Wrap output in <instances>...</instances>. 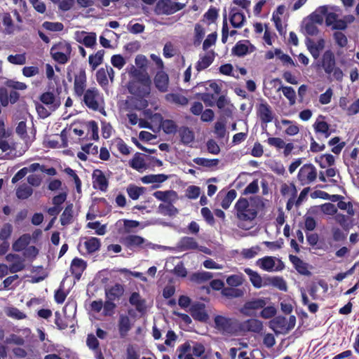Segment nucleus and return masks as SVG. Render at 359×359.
Wrapping results in <instances>:
<instances>
[{"label":"nucleus","mask_w":359,"mask_h":359,"mask_svg":"<svg viewBox=\"0 0 359 359\" xmlns=\"http://www.w3.org/2000/svg\"><path fill=\"white\" fill-rule=\"evenodd\" d=\"M237 218L241 221H252L257 215V209L245 198H240L234 205Z\"/></svg>","instance_id":"obj_1"},{"label":"nucleus","mask_w":359,"mask_h":359,"mask_svg":"<svg viewBox=\"0 0 359 359\" xmlns=\"http://www.w3.org/2000/svg\"><path fill=\"white\" fill-rule=\"evenodd\" d=\"M71 53L70 43L65 41L53 45L50 50L53 59L62 65L66 64L69 60Z\"/></svg>","instance_id":"obj_2"},{"label":"nucleus","mask_w":359,"mask_h":359,"mask_svg":"<svg viewBox=\"0 0 359 359\" xmlns=\"http://www.w3.org/2000/svg\"><path fill=\"white\" fill-rule=\"evenodd\" d=\"M214 323L215 329L223 334H233L238 330V320L233 318L217 315Z\"/></svg>","instance_id":"obj_3"},{"label":"nucleus","mask_w":359,"mask_h":359,"mask_svg":"<svg viewBox=\"0 0 359 359\" xmlns=\"http://www.w3.org/2000/svg\"><path fill=\"white\" fill-rule=\"evenodd\" d=\"M121 243L126 248L132 250L151 248L152 245L151 243L149 242L143 237L134 234H130L122 237L121 238Z\"/></svg>","instance_id":"obj_4"},{"label":"nucleus","mask_w":359,"mask_h":359,"mask_svg":"<svg viewBox=\"0 0 359 359\" xmlns=\"http://www.w3.org/2000/svg\"><path fill=\"white\" fill-rule=\"evenodd\" d=\"M184 4L171 0H158L154 11L157 15H171L184 8Z\"/></svg>","instance_id":"obj_5"},{"label":"nucleus","mask_w":359,"mask_h":359,"mask_svg":"<svg viewBox=\"0 0 359 359\" xmlns=\"http://www.w3.org/2000/svg\"><path fill=\"white\" fill-rule=\"evenodd\" d=\"M257 265L266 271H282L284 267V263L273 257H264L257 261Z\"/></svg>","instance_id":"obj_6"},{"label":"nucleus","mask_w":359,"mask_h":359,"mask_svg":"<svg viewBox=\"0 0 359 359\" xmlns=\"http://www.w3.org/2000/svg\"><path fill=\"white\" fill-rule=\"evenodd\" d=\"M297 177L302 185L309 184L317 177L316 168L311 163L305 164L299 169Z\"/></svg>","instance_id":"obj_7"},{"label":"nucleus","mask_w":359,"mask_h":359,"mask_svg":"<svg viewBox=\"0 0 359 359\" xmlns=\"http://www.w3.org/2000/svg\"><path fill=\"white\" fill-rule=\"evenodd\" d=\"M267 304L266 298L253 299L246 302L241 309V313L245 316H252L255 315L254 311L262 309Z\"/></svg>","instance_id":"obj_8"},{"label":"nucleus","mask_w":359,"mask_h":359,"mask_svg":"<svg viewBox=\"0 0 359 359\" xmlns=\"http://www.w3.org/2000/svg\"><path fill=\"white\" fill-rule=\"evenodd\" d=\"M83 95V102L85 104L93 111L99 109L100 93L97 88H90L86 90Z\"/></svg>","instance_id":"obj_9"},{"label":"nucleus","mask_w":359,"mask_h":359,"mask_svg":"<svg viewBox=\"0 0 359 359\" xmlns=\"http://www.w3.org/2000/svg\"><path fill=\"white\" fill-rule=\"evenodd\" d=\"M257 116L260 118L262 123L265 124V126L262 125L263 130H266V124L273 121V114L271 110V107L266 102H264L259 104L257 107Z\"/></svg>","instance_id":"obj_10"},{"label":"nucleus","mask_w":359,"mask_h":359,"mask_svg":"<svg viewBox=\"0 0 359 359\" xmlns=\"http://www.w3.org/2000/svg\"><path fill=\"white\" fill-rule=\"evenodd\" d=\"M287 320L285 317L278 316L271 320L269 323V327L276 333V334H286L290 332L287 326Z\"/></svg>","instance_id":"obj_11"},{"label":"nucleus","mask_w":359,"mask_h":359,"mask_svg":"<svg viewBox=\"0 0 359 359\" xmlns=\"http://www.w3.org/2000/svg\"><path fill=\"white\" fill-rule=\"evenodd\" d=\"M318 66L322 67L327 74H332V71L336 67L335 57L332 50H327L323 53Z\"/></svg>","instance_id":"obj_12"},{"label":"nucleus","mask_w":359,"mask_h":359,"mask_svg":"<svg viewBox=\"0 0 359 359\" xmlns=\"http://www.w3.org/2000/svg\"><path fill=\"white\" fill-rule=\"evenodd\" d=\"M87 77L84 69H81L77 74L75 75L74 82V90L75 95L81 97L85 92L86 87Z\"/></svg>","instance_id":"obj_13"},{"label":"nucleus","mask_w":359,"mask_h":359,"mask_svg":"<svg viewBox=\"0 0 359 359\" xmlns=\"http://www.w3.org/2000/svg\"><path fill=\"white\" fill-rule=\"evenodd\" d=\"M305 44L307 50L309 51L312 57L315 60H317L320 56V52L325 47V41L324 39H320L317 41V43H316L312 39L306 37L305 39Z\"/></svg>","instance_id":"obj_14"},{"label":"nucleus","mask_w":359,"mask_h":359,"mask_svg":"<svg viewBox=\"0 0 359 359\" xmlns=\"http://www.w3.org/2000/svg\"><path fill=\"white\" fill-rule=\"evenodd\" d=\"M239 327L244 332L260 333L263 330V323L256 318H250L241 323Z\"/></svg>","instance_id":"obj_15"},{"label":"nucleus","mask_w":359,"mask_h":359,"mask_svg":"<svg viewBox=\"0 0 359 359\" xmlns=\"http://www.w3.org/2000/svg\"><path fill=\"white\" fill-rule=\"evenodd\" d=\"M39 100L42 104L46 105L52 111L57 110L61 104L60 97H55L52 92L42 93L39 97Z\"/></svg>","instance_id":"obj_16"},{"label":"nucleus","mask_w":359,"mask_h":359,"mask_svg":"<svg viewBox=\"0 0 359 359\" xmlns=\"http://www.w3.org/2000/svg\"><path fill=\"white\" fill-rule=\"evenodd\" d=\"M154 83L159 92L166 93L168 90L169 86V76L168 74L162 70L157 72L154 79Z\"/></svg>","instance_id":"obj_17"},{"label":"nucleus","mask_w":359,"mask_h":359,"mask_svg":"<svg viewBox=\"0 0 359 359\" xmlns=\"http://www.w3.org/2000/svg\"><path fill=\"white\" fill-rule=\"evenodd\" d=\"M255 48L250 44L249 41H238L232 48V54L243 57L244 55L250 53L255 50Z\"/></svg>","instance_id":"obj_18"},{"label":"nucleus","mask_w":359,"mask_h":359,"mask_svg":"<svg viewBox=\"0 0 359 359\" xmlns=\"http://www.w3.org/2000/svg\"><path fill=\"white\" fill-rule=\"evenodd\" d=\"M93 183L95 188L105 191L108 187V180L100 170L96 169L93 172Z\"/></svg>","instance_id":"obj_19"},{"label":"nucleus","mask_w":359,"mask_h":359,"mask_svg":"<svg viewBox=\"0 0 359 359\" xmlns=\"http://www.w3.org/2000/svg\"><path fill=\"white\" fill-rule=\"evenodd\" d=\"M325 116L319 115L316 121L313 125V129L316 133H320L327 138L332 134V130L330 129V125L323 121Z\"/></svg>","instance_id":"obj_20"},{"label":"nucleus","mask_w":359,"mask_h":359,"mask_svg":"<svg viewBox=\"0 0 359 359\" xmlns=\"http://www.w3.org/2000/svg\"><path fill=\"white\" fill-rule=\"evenodd\" d=\"M86 266L87 264L83 259L78 257L73 259L70 266V271L75 279L79 280L81 278Z\"/></svg>","instance_id":"obj_21"},{"label":"nucleus","mask_w":359,"mask_h":359,"mask_svg":"<svg viewBox=\"0 0 359 359\" xmlns=\"http://www.w3.org/2000/svg\"><path fill=\"white\" fill-rule=\"evenodd\" d=\"M191 315L194 320L200 322H205L208 319V315L205 310L203 304H196L191 308Z\"/></svg>","instance_id":"obj_22"},{"label":"nucleus","mask_w":359,"mask_h":359,"mask_svg":"<svg viewBox=\"0 0 359 359\" xmlns=\"http://www.w3.org/2000/svg\"><path fill=\"white\" fill-rule=\"evenodd\" d=\"M129 303L134 306L139 313H144L146 311V301L142 299L139 292H133L130 298Z\"/></svg>","instance_id":"obj_23"},{"label":"nucleus","mask_w":359,"mask_h":359,"mask_svg":"<svg viewBox=\"0 0 359 359\" xmlns=\"http://www.w3.org/2000/svg\"><path fill=\"white\" fill-rule=\"evenodd\" d=\"M118 328L121 337H125L128 334V332L132 328L130 320L128 316L124 314H121L119 316Z\"/></svg>","instance_id":"obj_24"},{"label":"nucleus","mask_w":359,"mask_h":359,"mask_svg":"<svg viewBox=\"0 0 359 359\" xmlns=\"http://www.w3.org/2000/svg\"><path fill=\"white\" fill-rule=\"evenodd\" d=\"M124 292V287L120 283H116L110 288L105 289V295L107 299L111 300L118 299Z\"/></svg>","instance_id":"obj_25"},{"label":"nucleus","mask_w":359,"mask_h":359,"mask_svg":"<svg viewBox=\"0 0 359 359\" xmlns=\"http://www.w3.org/2000/svg\"><path fill=\"white\" fill-rule=\"evenodd\" d=\"M244 271L249 276L250 280L255 287L261 288L263 286L267 285L266 280L263 283L261 276L257 271L250 268H245Z\"/></svg>","instance_id":"obj_26"},{"label":"nucleus","mask_w":359,"mask_h":359,"mask_svg":"<svg viewBox=\"0 0 359 359\" xmlns=\"http://www.w3.org/2000/svg\"><path fill=\"white\" fill-rule=\"evenodd\" d=\"M290 261L294 265L295 269L302 275H310L311 273L307 269V265L305 262H304L302 259H300L297 256L290 255H289Z\"/></svg>","instance_id":"obj_27"},{"label":"nucleus","mask_w":359,"mask_h":359,"mask_svg":"<svg viewBox=\"0 0 359 359\" xmlns=\"http://www.w3.org/2000/svg\"><path fill=\"white\" fill-rule=\"evenodd\" d=\"M327 7L326 6H320L313 13H312L307 19L316 25H322L324 16L327 14Z\"/></svg>","instance_id":"obj_28"},{"label":"nucleus","mask_w":359,"mask_h":359,"mask_svg":"<svg viewBox=\"0 0 359 359\" xmlns=\"http://www.w3.org/2000/svg\"><path fill=\"white\" fill-rule=\"evenodd\" d=\"M153 196L159 201L165 203L173 201L177 198V193L175 191H157L153 194Z\"/></svg>","instance_id":"obj_29"},{"label":"nucleus","mask_w":359,"mask_h":359,"mask_svg":"<svg viewBox=\"0 0 359 359\" xmlns=\"http://www.w3.org/2000/svg\"><path fill=\"white\" fill-rule=\"evenodd\" d=\"M178 133L182 144L188 145L194 140V133L187 126L179 128Z\"/></svg>","instance_id":"obj_30"},{"label":"nucleus","mask_w":359,"mask_h":359,"mask_svg":"<svg viewBox=\"0 0 359 359\" xmlns=\"http://www.w3.org/2000/svg\"><path fill=\"white\" fill-rule=\"evenodd\" d=\"M82 39H78V42L83 43L87 48H93L97 43L96 34L95 32H81Z\"/></svg>","instance_id":"obj_31"},{"label":"nucleus","mask_w":359,"mask_h":359,"mask_svg":"<svg viewBox=\"0 0 359 359\" xmlns=\"http://www.w3.org/2000/svg\"><path fill=\"white\" fill-rule=\"evenodd\" d=\"M129 165L131 168L139 172L147 168L142 154L139 152L134 155L133 158L129 161Z\"/></svg>","instance_id":"obj_32"},{"label":"nucleus","mask_w":359,"mask_h":359,"mask_svg":"<svg viewBox=\"0 0 359 359\" xmlns=\"http://www.w3.org/2000/svg\"><path fill=\"white\" fill-rule=\"evenodd\" d=\"M30 240L31 237L29 234H23L13 243V250L15 252L22 251L29 244Z\"/></svg>","instance_id":"obj_33"},{"label":"nucleus","mask_w":359,"mask_h":359,"mask_svg":"<svg viewBox=\"0 0 359 359\" xmlns=\"http://www.w3.org/2000/svg\"><path fill=\"white\" fill-rule=\"evenodd\" d=\"M104 53L105 51L104 50H100L96 53L89 56L88 62L92 70L96 69V68L103 62Z\"/></svg>","instance_id":"obj_34"},{"label":"nucleus","mask_w":359,"mask_h":359,"mask_svg":"<svg viewBox=\"0 0 359 359\" xmlns=\"http://www.w3.org/2000/svg\"><path fill=\"white\" fill-rule=\"evenodd\" d=\"M158 212L163 215L175 216L178 213V210L172 204V202L168 203H161L158 208Z\"/></svg>","instance_id":"obj_35"},{"label":"nucleus","mask_w":359,"mask_h":359,"mask_svg":"<svg viewBox=\"0 0 359 359\" xmlns=\"http://www.w3.org/2000/svg\"><path fill=\"white\" fill-rule=\"evenodd\" d=\"M179 247L182 250H195L198 245L194 238L184 236L180 239Z\"/></svg>","instance_id":"obj_36"},{"label":"nucleus","mask_w":359,"mask_h":359,"mask_svg":"<svg viewBox=\"0 0 359 359\" xmlns=\"http://www.w3.org/2000/svg\"><path fill=\"white\" fill-rule=\"evenodd\" d=\"M221 294L222 296L226 297V298L233 299L243 296L244 292L243 290L239 288L226 287L222 290Z\"/></svg>","instance_id":"obj_37"},{"label":"nucleus","mask_w":359,"mask_h":359,"mask_svg":"<svg viewBox=\"0 0 359 359\" xmlns=\"http://www.w3.org/2000/svg\"><path fill=\"white\" fill-rule=\"evenodd\" d=\"M168 175L164 174L148 175L142 177L141 181L144 184L162 183L167 180Z\"/></svg>","instance_id":"obj_38"},{"label":"nucleus","mask_w":359,"mask_h":359,"mask_svg":"<svg viewBox=\"0 0 359 359\" xmlns=\"http://www.w3.org/2000/svg\"><path fill=\"white\" fill-rule=\"evenodd\" d=\"M84 245L88 252L92 254L100 250L101 246L100 240L95 237H90L84 242Z\"/></svg>","instance_id":"obj_39"},{"label":"nucleus","mask_w":359,"mask_h":359,"mask_svg":"<svg viewBox=\"0 0 359 359\" xmlns=\"http://www.w3.org/2000/svg\"><path fill=\"white\" fill-rule=\"evenodd\" d=\"M32 194L33 189L26 184H21L16 189V196L21 200L28 198Z\"/></svg>","instance_id":"obj_40"},{"label":"nucleus","mask_w":359,"mask_h":359,"mask_svg":"<svg viewBox=\"0 0 359 359\" xmlns=\"http://www.w3.org/2000/svg\"><path fill=\"white\" fill-rule=\"evenodd\" d=\"M214 57L210 55H205L201 57L196 65V70L199 72L208 68L213 62Z\"/></svg>","instance_id":"obj_41"},{"label":"nucleus","mask_w":359,"mask_h":359,"mask_svg":"<svg viewBox=\"0 0 359 359\" xmlns=\"http://www.w3.org/2000/svg\"><path fill=\"white\" fill-rule=\"evenodd\" d=\"M282 91L284 96L289 100L290 104L293 105L296 102V93L291 86H283L278 88V91Z\"/></svg>","instance_id":"obj_42"},{"label":"nucleus","mask_w":359,"mask_h":359,"mask_svg":"<svg viewBox=\"0 0 359 359\" xmlns=\"http://www.w3.org/2000/svg\"><path fill=\"white\" fill-rule=\"evenodd\" d=\"M1 17L2 19V22L6 27L5 33L8 34H13L14 32V25L10 13H4L1 14Z\"/></svg>","instance_id":"obj_43"},{"label":"nucleus","mask_w":359,"mask_h":359,"mask_svg":"<svg viewBox=\"0 0 359 359\" xmlns=\"http://www.w3.org/2000/svg\"><path fill=\"white\" fill-rule=\"evenodd\" d=\"M267 285H271L273 287L278 288L280 290L286 291L287 290V284L285 280L281 277H272L269 278L266 280Z\"/></svg>","instance_id":"obj_44"},{"label":"nucleus","mask_w":359,"mask_h":359,"mask_svg":"<svg viewBox=\"0 0 359 359\" xmlns=\"http://www.w3.org/2000/svg\"><path fill=\"white\" fill-rule=\"evenodd\" d=\"M305 33L309 36H316L318 33V29L316 23L307 18L302 22Z\"/></svg>","instance_id":"obj_45"},{"label":"nucleus","mask_w":359,"mask_h":359,"mask_svg":"<svg viewBox=\"0 0 359 359\" xmlns=\"http://www.w3.org/2000/svg\"><path fill=\"white\" fill-rule=\"evenodd\" d=\"M73 217L72 205H67L60 217L61 224L65 226L71 223Z\"/></svg>","instance_id":"obj_46"},{"label":"nucleus","mask_w":359,"mask_h":359,"mask_svg":"<svg viewBox=\"0 0 359 359\" xmlns=\"http://www.w3.org/2000/svg\"><path fill=\"white\" fill-rule=\"evenodd\" d=\"M237 193L236 190L231 189L225 195L221 203V206L226 210L229 208L233 201L236 198Z\"/></svg>","instance_id":"obj_47"},{"label":"nucleus","mask_w":359,"mask_h":359,"mask_svg":"<svg viewBox=\"0 0 359 359\" xmlns=\"http://www.w3.org/2000/svg\"><path fill=\"white\" fill-rule=\"evenodd\" d=\"M165 98L168 101H171L180 105H186L189 102L188 99L185 96L175 93L168 94L166 95Z\"/></svg>","instance_id":"obj_48"},{"label":"nucleus","mask_w":359,"mask_h":359,"mask_svg":"<svg viewBox=\"0 0 359 359\" xmlns=\"http://www.w3.org/2000/svg\"><path fill=\"white\" fill-rule=\"evenodd\" d=\"M244 281L242 274H233L226 278V283L229 287H237L243 284Z\"/></svg>","instance_id":"obj_49"},{"label":"nucleus","mask_w":359,"mask_h":359,"mask_svg":"<svg viewBox=\"0 0 359 359\" xmlns=\"http://www.w3.org/2000/svg\"><path fill=\"white\" fill-rule=\"evenodd\" d=\"M245 21V17L243 13H234L232 16H230V22L235 28L241 27Z\"/></svg>","instance_id":"obj_50"},{"label":"nucleus","mask_w":359,"mask_h":359,"mask_svg":"<svg viewBox=\"0 0 359 359\" xmlns=\"http://www.w3.org/2000/svg\"><path fill=\"white\" fill-rule=\"evenodd\" d=\"M144 191V187H139L135 185H130L127 188V193L130 198L133 200H137L139 197L143 194Z\"/></svg>","instance_id":"obj_51"},{"label":"nucleus","mask_w":359,"mask_h":359,"mask_svg":"<svg viewBox=\"0 0 359 359\" xmlns=\"http://www.w3.org/2000/svg\"><path fill=\"white\" fill-rule=\"evenodd\" d=\"M144 86H141L139 84H133L129 87V91L131 93L137 94L140 97H147L150 94L151 86H149L148 93H144Z\"/></svg>","instance_id":"obj_52"},{"label":"nucleus","mask_w":359,"mask_h":359,"mask_svg":"<svg viewBox=\"0 0 359 359\" xmlns=\"http://www.w3.org/2000/svg\"><path fill=\"white\" fill-rule=\"evenodd\" d=\"M193 161L198 165L207 168L216 166L219 163L218 159H208L205 158H195Z\"/></svg>","instance_id":"obj_53"},{"label":"nucleus","mask_w":359,"mask_h":359,"mask_svg":"<svg viewBox=\"0 0 359 359\" xmlns=\"http://www.w3.org/2000/svg\"><path fill=\"white\" fill-rule=\"evenodd\" d=\"M13 233V226L10 223H5L0 229V240L7 241Z\"/></svg>","instance_id":"obj_54"},{"label":"nucleus","mask_w":359,"mask_h":359,"mask_svg":"<svg viewBox=\"0 0 359 359\" xmlns=\"http://www.w3.org/2000/svg\"><path fill=\"white\" fill-rule=\"evenodd\" d=\"M339 141L340 138L339 137H334L328 142V144L330 146H334L332 149V151L335 154H340L342 149L345 146L344 142L339 143Z\"/></svg>","instance_id":"obj_55"},{"label":"nucleus","mask_w":359,"mask_h":359,"mask_svg":"<svg viewBox=\"0 0 359 359\" xmlns=\"http://www.w3.org/2000/svg\"><path fill=\"white\" fill-rule=\"evenodd\" d=\"M161 127L166 134L175 133L177 126L172 120L166 119L162 121Z\"/></svg>","instance_id":"obj_56"},{"label":"nucleus","mask_w":359,"mask_h":359,"mask_svg":"<svg viewBox=\"0 0 359 359\" xmlns=\"http://www.w3.org/2000/svg\"><path fill=\"white\" fill-rule=\"evenodd\" d=\"M96 79L97 83L102 87H106L108 86L109 81L107 79V74L105 72V69L102 67L99 69L96 72Z\"/></svg>","instance_id":"obj_57"},{"label":"nucleus","mask_w":359,"mask_h":359,"mask_svg":"<svg viewBox=\"0 0 359 359\" xmlns=\"http://www.w3.org/2000/svg\"><path fill=\"white\" fill-rule=\"evenodd\" d=\"M35 107L37 114L41 118H46L48 117L51 113L54 111L50 110L48 107H45L43 104L39 102L35 103Z\"/></svg>","instance_id":"obj_58"},{"label":"nucleus","mask_w":359,"mask_h":359,"mask_svg":"<svg viewBox=\"0 0 359 359\" xmlns=\"http://www.w3.org/2000/svg\"><path fill=\"white\" fill-rule=\"evenodd\" d=\"M7 60L13 65H22L26 62V56L25 54H16V55H10L7 57Z\"/></svg>","instance_id":"obj_59"},{"label":"nucleus","mask_w":359,"mask_h":359,"mask_svg":"<svg viewBox=\"0 0 359 359\" xmlns=\"http://www.w3.org/2000/svg\"><path fill=\"white\" fill-rule=\"evenodd\" d=\"M259 250L260 248L259 246H254L250 248L243 249L241 252V255L245 259H252L258 254Z\"/></svg>","instance_id":"obj_60"},{"label":"nucleus","mask_w":359,"mask_h":359,"mask_svg":"<svg viewBox=\"0 0 359 359\" xmlns=\"http://www.w3.org/2000/svg\"><path fill=\"white\" fill-rule=\"evenodd\" d=\"M43 27L51 32H60L64 29V25L61 22H44L42 25Z\"/></svg>","instance_id":"obj_61"},{"label":"nucleus","mask_w":359,"mask_h":359,"mask_svg":"<svg viewBox=\"0 0 359 359\" xmlns=\"http://www.w3.org/2000/svg\"><path fill=\"white\" fill-rule=\"evenodd\" d=\"M214 132L217 138H219V139L224 138L226 134L225 123L222 121H217L215 123Z\"/></svg>","instance_id":"obj_62"},{"label":"nucleus","mask_w":359,"mask_h":359,"mask_svg":"<svg viewBox=\"0 0 359 359\" xmlns=\"http://www.w3.org/2000/svg\"><path fill=\"white\" fill-rule=\"evenodd\" d=\"M276 309L273 306H264L260 313V316L264 319H269L276 314Z\"/></svg>","instance_id":"obj_63"},{"label":"nucleus","mask_w":359,"mask_h":359,"mask_svg":"<svg viewBox=\"0 0 359 359\" xmlns=\"http://www.w3.org/2000/svg\"><path fill=\"white\" fill-rule=\"evenodd\" d=\"M336 43L341 48L345 47L348 43L347 37L341 32H336L333 34Z\"/></svg>","instance_id":"obj_64"}]
</instances>
